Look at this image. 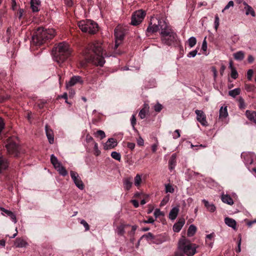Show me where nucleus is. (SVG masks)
I'll list each match as a JSON object with an SVG mask.
<instances>
[{
	"instance_id": "f257e3e1",
	"label": "nucleus",
	"mask_w": 256,
	"mask_h": 256,
	"mask_svg": "<svg viewBox=\"0 0 256 256\" xmlns=\"http://www.w3.org/2000/svg\"><path fill=\"white\" fill-rule=\"evenodd\" d=\"M90 50L94 53V56L86 58L84 62H80V66L85 67L88 62H92L96 66H103L106 62L104 57L108 56L104 53L102 43L98 41H95L90 44L85 50L84 54L86 56L90 52Z\"/></svg>"
},
{
	"instance_id": "f03ea898",
	"label": "nucleus",
	"mask_w": 256,
	"mask_h": 256,
	"mask_svg": "<svg viewBox=\"0 0 256 256\" xmlns=\"http://www.w3.org/2000/svg\"><path fill=\"white\" fill-rule=\"evenodd\" d=\"M55 34L56 32L54 28L40 27L34 32L32 42L35 45L40 46L52 39Z\"/></svg>"
},
{
	"instance_id": "7ed1b4c3",
	"label": "nucleus",
	"mask_w": 256,
	"mask_h": 256,
	"mask_svg": "<svg viewBox=\"0 0 256 256\" xmlns=\"http://www.w3.org/2000/svg\"><path fill=\"white\" fill-rule=\"evenodd\" d=\"M69 45L66 42H60L52 50L54 60L58 64L64 62L70 56Z\"/></svg>"
},
{
	"instance_id": "20e7f679",
	"label": "nucleus",
	"mask_w": 256,
	"mask_h": 256,
	"mask_svg": "<svg viewBox=\"0 0 256 256\" xmlns=\"http://www.w3.org/2000/svg\"><path fill=\"white\" fill-rule=\"evenodd\" d=\"M198 246L191 243L189 240L184 238H180L178 241V248L184 254L188 256H193L196 252Z\"/></svg>"
},
{
	"instance_id": "39448f33",
	"label": "nucleus",
	"mask_w": 256,
	"mask_h": 256,
	"mask_svg": "<svg viewBox=\"0 0 256 256\" xmlns=\"http://www.w3.org/2000/svg\"><path fill=\"white\" fill-rule=\"evenodd\" d=\"M168 26V24L164 20L152 18L146 29V35L148 36L149 34L156 32L160 30L162 31V30H165Z\"/></svg>"
},
{
	"instance_id": "423d86ee",
	"label": "nucleus",
	"mask_w": 256,
	"mask_h": 256,
	"mask_svg": "<svg viewBox=\"0 0 256 256\" xmlns=\"http://www.w3.org/2000/svg\"><path fill=\"white\" fill-rule=\"evenodd\" d=\"M160 39L163 44L170 46L176 40L177 34L168 25L165 30L160 32Z\"/></svg>"
},
{
	"instance_id": "0eeeda50",
	"label": "nucleus",
	"mask_w": 256,
	"mask_h": 256,
	"mask_svg": "<svg viewBox=\"0 0 256 256\" xmlns=\"http://www.w3.org/2000/svg\"><path fill=\"white\" fill-rule=\"evenodd\" d=\"M78 26L82 32L90 34H94L98 30V24L90 20L80 21Z\"/></svg>"
},
{
	"instance_id": "6e6552de",
	"label": "nucleus",
	"mask_w": 256,
	"mask_h": 256,
	"mask_svg": "<svg viewBox=\"0 0 256 256\" xmlns=\"http://www.w3.org/2000/svg\"><path fill=\"white\" fill-rule=\"evenodd\" d=\"M14 139L13 137L8 138L6 147L9 154L14 157H18L21 152V148L16 144Z\"/></svg>"
},
{
	"instance_id": "1a4fd4ad",
	"label": "nucleus",
	"mask_w": 256,
	"mask_h": 256,
	"mask_svg": "<svg viewBox=\"0 0 256 256\" xmlns=\"http://www.w3.org/2000/svg\"><path fill=\"white\" fill-rule=\"evenodd\" d=\"M125 32L124 28L121 26H118L114 29L115 46L114 49H116L124 38Z\"/></svg>"
},
{
	"instance_id": "9d476101",
	"label": "nucleus",
	"mask_w": 256,
	"mask_h": 256,
	"mask_svg": "<svg viewBox=\"0 0 256 256\" xmlns=\"http://www.w3.org/2000/svg\"><path fill=\"white\" fill-rule=\"evenodd\" d=\"M145 11L140 10L134 12L132 16L131 24L132 26H137L140 24L146 16Z\"/></svg>"
},
{
	"instance_id": "9b49d317",
	"label": "nucleus",
	"mask_w": 256,
	"mask_h": 256,
	"mask_svg": "<svg viewBox=\"0 0 256 256\" xmlns=\"http://www.w3.org/2000/svg\"><path fill=\"white\" fill-rule=\"evenodd\" d=\"M70 174L76 186L80 190L84 189V184L78 174L74 171H70Z\"/></svg>"
},
{
	"instance_id": "f8f14e48",
	"label": "nucleus",
	"mask_w": 256,
	"mask_h": 256,
	"mask_svg": "<svg viewBox=\"0 0 256 256\" xmlns=\"http://www.w3.org/2000/svg\"><path fill=\"white\" fill-rule=\"evenodd\" d=\"M196 114L197 120L203 126H208V122L206 120V115L204 112L201 110H195Z\"/></svg>"
},
{
	"instance_id": "ddd939ff",
	"label": "nucleus",
	"mask_w": 256,
	"mask_h": 256,
	"mask_svg": "<svg viewBox=\"0 0 256 256\" xmlns=\"http://www.w3.org/2000/svg\"><path fill=\"white\" fill-rule=\"evenodd\" d=\"M45 130L46 137L48 140V142L50 144L54 143V134L52 130L50 128L48 124L45 126Z\"/></svg>"
},
{
	"instance_id": "4468645a",
	"label": "nucleus",
	"mask_w": 256,
	"mask_h": 256,
	"mask_svg": "<svg viewBox=\"0 0 256 256\" xmlns=\"http://www.w3.org/2000/svg\"><path fill=\"white\" fill-rule=\"evenodd\" d=\"M177 155L176 153L173 154L168 160V168L170 170L174 169L176 164Z\"/></svg>"
},
{
	"instance_id": "2eb2a0df",
	"label": "nucleus",
	"mask_w": 256,
	"mask_h": 256,
	"mask_svg": "<svg viewBox=\"0 0 256 256\" xmlns=\"http://www.w3.org/2000/svg\"><path fill=\"white\" fill-rule=\"evenodd\" d=\"M117 145L116 140L114 138H110L104 145V150H108L114 148Z\"/></svg>"
},
{
	"instance_id": "dca6fc26",
	"label": "nucleus",
	"mask_w": 256,
	"mask_h": 256,
	"mask_svg": "<svg viewBox=\"0 0 256 256\" xmlns=\"http://www.w3.org/2000/svg\"><path fill=\"white\" fill-rule=\"evenodd\" d=\"M150 106L148 104L144 103L143 105L142 108L139 112V116L141 119H144L146 118V114L149 112Z\"/></svg>"
},
{
	"instance_id": "f3484780",
	"label": "nucleus",
	"mask_w": 256,
	"mask_h": 256,
	"mask_svg": "<svg viewBox=\"0 0 256 256\" xmlns=\"http://www.w3.org/2000/svg\"><path fill=\"white\" fill-rule=\"evenodd\" d=\"M184 223L185 220L184 218L179 219L178 221L174 224L173 226V230L176 232H179L181 230Z\"/></svg>"
},
{
	"instance_id": "a211bd4d",
	"label": "nucleus",
	"mask_w": 256,
	"mask_h": 256,
	"mask_svg": "<svg viewBox=\"0 0 256 256\" xmlns=\"http://www.w3.org/2000/svg\"><path fill=\"white\" fill-rule=\"evenodd\" d=\"M83 82H84L82 80L81 76H73L70 78V80L68 82V85L70 86H74V84H76V83L79 82L80 84H82Z\"/></svg>"
},
{
	"instance_id": "6ab92c4d",
	"label": "nucleus",
	"mask_w": 256,
	"mask_h": 256,
	"mask_svg": "<svg viewBox=\"0 0 256 256\" xmlns=\"http://www.w3.org/2000/svg\"><path fill=\"white\" fill-rule=\"evenodd\" d=\"M224 222L228 226L232 228L234 230H236V222L233 218L226 217L224 218Z\"/></svg>"
},
{
	"instance_id": "aec40b11",
	"label": "nucleus",
	"mask_w": 256,
	"mask_h": 256,
	"mask_svg": "<svg viewBox=\"0 0 256 256\" xmlns=\"http://www.w3.org/2000/svg\"><path fill=\"white\" fill-rule=\"evenodd\" d=\"M8 166V163L6 158L0 156V174L3 170H6Z\"/></svg>"
},
{
	"instance_id": "412c9836",
	"label": "nucleus",
	"mask_w": 256,
	"mask_h": 256,
	"mask_svg": "<svg viewBox=\"0 0 256 256\" xmlns=\"http://www.w3.org/2000/svg\"><path fill=\"white\" fill-rule=\"evenodd\" d=\"M40 0H31L30 7L33 12H38L40 10Z\"/></svg>"
},
{
	"instance_id": "4be33fe9",
	"label": "nucleus",
	"mask_w": 256,
	"mask_h": 256,
	"mask_svg": "<svg viewBox=\"0 0 256 256\" xmlns=\"http://www.w3.org/2000/svg\"><path fill=\"white\" fill-rule=\"evenodd\" d=\"M246 116L247 118L250 121H252L256 124V112L246 110Z\"/></svg>"
},
{
	"instance_id": "5701e85b",
	"label": "nucleus",
	"mask_w": 256,
	"mask_h": 256,
	"mask_svg": "<svg viewBox=\"0 0 256 256\" xmlns=\"http://www.w3.org/2000/svg\"><path fill=\"white\" fill-rule=\"evenodd\" d=\"M221 199L222 202L224 203L227 204L230 206L234 204L232 198L228 194H222L221 196Z\"/></svg>"
},
{
	"instance_id": "b1692460",
	"label": "nucleus",
	"mask_w": 256,
	"mask_h": 256,
	"mask_svg": "<svg viewBox=\"0 0 256 256\" xmlns=\"http://www.w3.org/2000/svg\"><path fill=\"white\" fill-rule=\"evenodd\" d=\"M243 4L244 6V9L246 10V14H251L252 16H255V12L252 6H249L246 2H244Z\"/></svg>"
},
{
	"instance_id": "393cba45",
	"label": "nucleus",
	"mask_w": 256,
	"mask_h": 256,
	"mask_svg": "<svg viewBox=\"0 0 256 256\" xmlns=\"http://www.w3.org/2000/svg\"><path fill=\"white\" fill-rule=\"evenodd\" d=\"M27 245V242L21 238H17L14 242V246L16 248H24L26 247Z\"/></svg>"
},
{
	"instance_id": "a878e982",
	"label": "nucleus",
	"mask_w": 256,
	"mask_h": 256,
	"mask_svg": "<svg viewBox=\"0 0 256 256\" xmlns=\"http://www.w3.org/2000/svg\"><path fill=\"white\" fill-rule=\"evenodd\" d=\"M129 226H130V225L129 224H121L117 228V233L118 235L120 236H124L125 233V228Z\"/></svg>"
},
{
	"instance_id": "bb28decb",
	"label": "nucleus",
	"mask_w": 256,
	"mask_h": 256,
	"mask_svg": "<svg viewBox=\"0 0 256 256\" xmlns=\"http://www.w3.org/2000/svg\"><path fill=\"white\" fill-rule=\"evenodd\" d=\"M124 186L126 190H128L132 188V178H127L123 180Z\"/></svg>"
},
{
	"instance_id": "cd10ccee",
	"label": "nucleus",
	"mask_w": 256,
	"mask_h": 256,
	"mask_svg": "<svg viewBox=\"0 0 256 256\" xmlns=\"http://www.w3.org/2000/svg\"><path fill=\"white\" fill-rule=\"evenodd\" d=\"M179 212L178 207H174L170 211L169 213V218L171 220H174L176 218Z\"/></svg>"
},
{
	"instance_id": "c85d7f7f",
	"label": "nucleus",
	"mask_w": 256,
	"mask_h": 256,
	"mask_svg": "<svg viewBox=\"0 0 256 256\" xmlns=\"http://www.w3.org/2000/svg\"><path fill=\"white\" fill-rule=\"evenodd\" d=\"M202 202L208 211L214 212L216 210V208L214 204H210L206 200H203Z\"/></svg>"
},
{
	"instance_id": "c756f323",
	"label": "nucleus",
	"mask_w": 256,
	"mask_h": 256,
	"mask_svg": "<svg viewBox=\"0 0 256 256\" xmlns=\"http://www.w3.org/2000/svg\"><path fill=\"white\" fill-rule=\"evenodd\" d=\"M228 116V112L227 110V106H226L224 108L222 106L220 108L219 112V118H226Z\"/></svg>"
},
{
	"instance_id": "7c9ffc66",
	"label": "nucleus",
	"mask_w": 256,
	"mask_h": 256,
	"mask_svg": "<svg viewBox=\"0 0 256 256\" xmlns=\"http://www.w3.org/2000/svg\"><path fill=\"white\" fill-rule=\"evenodd\" d=\"M234 58L236 60L241 61L244 58V52L242 51H238L233 54Z\"/></svg>"
},
{
	"instance_id": "2f4dec72",
	"label": "nucleus",
	"mask_w": 256,
	"mask_h": 256,
	"mask_svg": "<svg viewBox=\"0 0 256 256\" xmlns=\"http://www.w3.org/2000/svg\"><path fill=\"white\" fill-rule=\"evenodd\" d=\"M50 162L54 168L58 167L60 165L62 164L61 162L58 160L57 158L54 156V154H52L50 156Z\"/></svg>"
},
{
	"instance_id": "473e14b6",
	"label": "nucleus",
	"mask_w": 256,
	"mask_h": 256,
	"mask_svg": "<svg viewBox=\"0 0 256 256\" xmlns=\"http://www.w3.org/2000/svg\"><path fill=\"white\" fill-rule=\"evenodd\" d=\"M241 92L240 88H236L232 90H230L228 92V95L233 98H236L237 96H238Z\"/></svg>"
},
{
	"instance_id": "72a5a7b5",
	"label": "nucleus",
	"mask_w": 256,
	"mask_h": 256,
	"mask_svg": "<svg viewBox=\"0 0 256 256\" xmlns=\"http://www.w3.org/2000/svg\"><path fill=\"white\" fill-rule=\"evenodd\" d=\"M196 231V226L194 224H191L188 228L187 234L188 236H192L195 234Z\"/></svg>"
},
{
	"instance_id": "f704fd0d",
	"label": "nucleus",
	"mask_w": 256,
	"mask_h": 256,
	"mask_svg": "<svg viewBox=\"0 0 256 256\" xmlns=\"http://www.w3.org/2000/svg\"><path fill=\"white\" fill-rule=\"evenodd\" d=\"M55 169H56L57 171L58 172V173L62 176H66L68 174L67 170L62 166V164L60 165L58 167H56V168H55Z\"/></svg>"
},
{
	"instance_id": "c9c22d12",
	"label": "nucleus",
	"mask_w": 256,
	"mask_h": 256,
	"mask_svg": "<svg viewBox=\"0 0 256 256\" xmlns=\"http://www.w3.org/2000/svg\"><path fill=\"white\" fill-rule=\"evenodd\" d=\"M238 100V106L240 110L244 109L246 107V105L244 99L242 97L240 96V97H239Z\"/></svg>"
},
{
	"instance_id": "e433bc0d",
	"label": "nucleus",
	"mask_w": 256,
	"mask_h": 256,
	"mask_svg": "<svg viewBox=\"0 0 256 256\" xmlns=\"http://www.w3.org/2000/svg\"><path fill=\"white\" fill-rule=\"evenodd\" d=\"M6 214L7 216L10 217V218L14 223H16L17 222L16 215L12 212L9 210H6Z\"/></svg>"
},
{
	"instance_id": "4c0bfd02",
	"label": "nucleus",
	"mask_w": 256,
	"mask_h": 256,
	"mask_svg": "<svg viewBox=\"0 0 256 256\" xmlns=\"http://www.w3.org/2000/svg\"><path fill=\"white\" fill-rule=\"evenodd\" d=\"M188 44L190 48L194 46L196 43V40L195 37L192 36L188 40Z\"/></svg>"
},
{
	"instance_id": "58836bf2",
	"label": "nucleus",
	"mask_w": 256,
	"mask_h": 256,
	"mask_svg": "<svg viewBox=\"0 0 256 256\" xmlns=\"http://www.w3.org/2000/svg\"><path fill=\"white\" fill-rule=\"evenodd\" d=\"M111 156L116 160H117L119 162L120 161L121 156L119 152H112L111 153Z\"/></svg>"
},
{
	"instance_id": "ea45409f",
	"label": "nucleus",
	"mask_w": 256,
	"mask_h": 256,
	"mask_svg": "<svg viewBox=\"0 0 256 256\" xmlns=\"http://www.w3.org/2000/svg\"><path fill=\"white\" fill-rule=\"evenodd\" d=\"M142 238H145L147 240H150L152 242V240L154 238V236L151 232H148L146 234L142 236Z\"/></svg>"
},
{
	"instance_id": "a19ab883",
	"label": "nucleus",
	"mask_w": 256,
	"mask_h": 256,
	"mask_svg": "<svg viewBox=\"0 0 256 256\" xmlns=\"http://www.w3.org/2000/svg\"><path fill=\"white\" fill-rule=\"evenodd\" d=\"M238 248L236 249V252L237 253H239L241 251L240 245L242 242V236L240 234H239L238 236Z\"/></svg>"
},
{
	"instance_id": "79ce46f5",
	"label": "nucleus",
	"mask_w": 256,
	"mask_h": 256,
	"mask_svg": "<svg viewBox=\"0 0 256 256\" xmlns=\"http://www.w3.org/2000/svg\"><path fill=\"white\" fill-rule=\"evenodd\" d=\"M163 106L162 104H160L159 102H157L154 106V108L156 112H160L161 110L162 109Z\"/></svg>"
},
{
	"instance_id": "37998d69",
	"label": "nucleus",
	"mask_w": 256,
	"mask_h": 256,
	"mask_svg": "<svg viewBox=\"0 0 256 256\" xmlns=\"http://www.w3.org/2000/svg\"><path fill=\"white\" fill-rule=\"evenodd\" d=\"M142 182L141 176L139 174H136L134 178V184L136 186H138L140 185Z\"/></svg>"
},
{
	"instance_id": "c03bdc74",
	"label": "nucleus",
	"mask_w": 256,
	"mask_h": 256,
	"mask_svg": "<svg viewBox=\"0 0 256 256\" xmlns=\"http://www.w3.org/2000/svg\"><path fill=\"white\" fill-rule=\"evenodd\" d=\"M95 136H100V140L103 139L106 137V134L102 130H98L96 133H95Z\"/></svg>"
},
{
	"instance_id": "a18cd8bd",
	"label": "nucleus",
	"mask_w": 256,
	"mask_h": 256,
	"mask_svg": "<svg viewBox=\"0 0 256 256\" xmlns=\"http://www.w3.org/2000/svg\"><path fill=\"white\" fill-rule=\"evenodd\" d=\"M164 242V240H162L160 236H154V238L152 240V242L154 244H160Z\"/></svg>"
},
{
	"instance_id": "49530a36",
	"label": "nucleus",
	"mask_w": 256,
	"mask_h": 256,
	"mask_svg": "<svg viewBox=\"0 0 256 256\" xmlns=\"http://www.w3.org/2000/svg\"><path fill=\"white\" fill-rule=\"evenodd\" d=\"M166 192L173 193L174 192V188L172 185L168 184L166 185Z\"/></svg>"
},
{
	"instance_id": "de8ad7c7",
	"label": "nucleus",
	"mask_w": 256,
	"mask_h": 256,
	"mask_svg": "<svg viewBox=\"0 0 256 256\" xmlns=\"http://www.w3.org/2000/svg\"><path fill=\"white\" fill-rule=\"evenodd\" d=\"M94 154L96 155V156H98L100 153V151L98 150V144L94 142Z\"/></svg>"
},
{
	"instance_id": "09e8293b",
	"label": "nucleus",
	"mask_w": 256,
	"mask_h": 256,
	"mask_svg": "<svg viewBox=\"0 0 256 256\" xmlns=\"http://www.w3.org/2000/svg\"><path fill=\"white\" fill-rule=\"evenodd\" d=\"M215 19H214V28L216 30H217L218 26H219V22H220V19L218 16V14H216L215 16Z\"/></svg>"
},
{
	"instance_id": "8fccbe9b",
	"label": "nucleus",
	"mask_w": 256,
	"mask_h": 256,
	"mask_svg": "<svg viewBox=\"0 0 256 256\" xmlns=\"http://www.w3.org/2000/svg\"><path fill=\"white\" fill-rule=\"evenodd\" d=\"M231 77L234 79H236L238 77V73L236 68H232L231 70Z\"/></svg>"
},
{
	"instance_id": "3c124183",
	"label": "nucleus",
	"mask_w": 256,
	"mask_h": 256,
	"mask_svg": "<svg viewBox=\"0 0 256 256\" xmlns=\"http://www.w3.org/2000/svg\"><path fill=\"white\" fill-rule=\"evenodd\" d=\"M80 223L84 226L86 231L88 230H90L89 225L85 220H80Z\"/></svg>"
},
{
	"instance_id": "603ef678",
	"label": "nucleus",
	"mask_w": 256,
	"mask_h": 256,
	"mask_svg": "<svg viewBox=\"0 0 256 256\" xmlns=\"http://www.w3.org/2000/svg\"><path fill=\"white\" fill-rule=\"evenodd\" d=\"M131 124L134 130H135V125L136 124V118L134 114H132L130 120Z\"/></svg>"
},
{
	"instance_id": "864d4df0",
	"label": "nucleus",
	"mask_w": 256,
	"mask_h": 256,
	"mask_svg": "<svg viewBox=\"0 0 256 256\" xmlns=\"http://www.w3.org/2000/svg\"><path fill=\"white\" fill-rule=\"evenodd\" d=\"M234 5V2L232 0L230 1L224 8L222 10V12H224V10L228 9L230 7L233 6Z\"/></svg>"
},
{
	"instance_id": "5fc2aeb1",
	"label": "nucleus",
	"mask_w": 256,
	"mask_h": 256,
	"mask_svg": "<svg viewBox=\"0 0 256 256\" xmlns=\"http://www.w3.org/2000/svg\"><path fill=\"white\" fill-rule=\"evenodd\" d=\"M253 73H254V71L252 69H250V70H248V72H247V78H248V80H252V76Z\"/></svg>"
},
{
	"instance_id": "6e6d98bb",
	"label": "nucleus",
	"mask_w": 256,
	"mask_h": 256,
	"mask_svg": "<svg viewBox=\"0 0 256 256\" xmlns=\"http://www.w3.org/2000/svg\"><path fill=\"white\" fill-rule=\"evenodd\" d=\"M180 130H176L174 132L173 138L174 139H176L180 138Z\"/></svg>"
},
{
	"instance_id": "4d7b16f0",
	"label": "nucleus",
	"mask_w": 256,
	"mask_h": 256,
	"mask_svg": "<svg viewBox=\"0 0 256 256\" xmlns=\"http://www.w3.org/2000/svg\"><path fill=\"white\" fill-rule=\"evenodd\" d=\"M197 52L198 50H196L191 51L188 54V56L189 58H194L196 55Z\"/></svg>"
},
{
	"instance_id": "13d9d810",
	"label": "nucleus",
	"mask_w": 256,
	"mask_h": 256,
	"mask_svg": "<svg viewBox=\"0 0 256 256\" xmlns=\"http://www.w3.org/2000/svg\"><path fill=\"white\" fill-rule=\"evenodd\" d=\"M162 214V213L160 209H156L154 212V216L156 217V218L160 216Z\"/></svg>"
},
{
	"instance_id": "bf43d9fd",
	"label": "nucleus",
	"mask_w": 256,
	"mask_h": 256,
	"mask_svg": "<svg viewBox=\"0 0 256 256\" xmlns=\"http://www.w3.org/2000/svg\"><path fill=\"white\" fill-rule=\"evenodd\" d=\"M202 48L203 50L206 51L207 48V43L206 40V38L204 40L202 44Z\"/></svg>"
},
{
	"instance_id": "052dcab7",
	"label": "nucleus",
	"mask_w": 256,
	"mask_h": 256,
	"mask_svg": "<svg viewBox=\"0 0 256 256\" xmlns=\"http://www.w3.org/2000/svg\"><path fill=\"white\" fill-rule=\"evenodd\" d=\"M154 222V220L152 217H150L146 220H144L143 222L144 224H152Z\"/></svg>"
},
{
	"instance_id": "680f3d73",
	"label": "nucleus",
	"mask_w": 256,
	"mask_h": 256,
	"mask_svg": "<svg viewBox=\"0 0 256 256\" xmlns=\"http://www.w3.org/2000/svg\"><path fill=\"white\" fill-rule=\"evenodd\" d=\"M127 146L131 150H132L134 148L135 144L134 142H128L127 144Z\"/></svg>"
},
{
	"instance_id": "e2e57ef3",
	"label": "nucleus",
	"mask_w": 256,
	"mask_h": 256,
	"mask_svg": "<svg viewBox=\"0 0 256 256\" xmlns=\"http://www.w3.org/2000/svg\"><path fill=\"white\" fill-rule=\"evenodd\" d=\"M64 4L68 6H71L73 4L72 0H64Z\"/></svg>"
},
{
	"instance_id": "0e129e2a",
	"label": "nucleus",
	"mask_w": 256,
	"mask_h": 256,
	"mask_svg": "<svg viewBox=\"0 0 256 256\" xmlns=\"http://www.w3.org/2000/svg\"><path fill=\"white\" fill-rule=\"evenodd\" d=\"M131 202L133 204L135 208H138L139 206L138 202L136 200H131Z\"/></svg>"
},
{
	"instance_id": "69168bd1",
	"label": "nucleus",
	"mask_w": 256,
	"mask_h": 256,
	"mask_svg": "<svg viewBox=\"0 0 256 256\" xmlns=\"http://www.w3.org/2000/svg\"><path fill=\"white\" fill-rule=\"evenodd\" d=\"M212 70L214 74V78H216L217 76V70L215 67H212Z\"/></svg>"
},
{
	"instance_id": "338daca9",
	"label": "nucleus",
	"mask_w": 256,
	"mask_h": 256,
	"mask_svg": "<svg viewBox=\"0 0 256 256\" xmlns=\"http://www.w3.org/2000/svg\"><path fill=\"white\" fill-rule=\"evenodd\" d=\"M254 60V58L252 55H249L248 58V61L249 63H252Z\"/></svg>"
},
{
	"instance_id": "774afa93",
	"label": "nucleus",
	"mask_w": 256,
	"mask_h": 256,
	"mask_svg": "<svg viewBox=\"0 0 256 256\" xmlns=\"http://www.w3.org/2000/svg\"><path fill=\"white\" fill-rule=\"evenodd\" d=\"M175 252L174 256H184V254L183 252Z\"/></svg>"
}]
</instances>
